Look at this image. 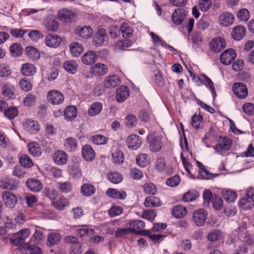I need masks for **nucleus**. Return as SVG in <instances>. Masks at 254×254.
<instances>
[{"label": "nucleus", "mask_w": 254, "mask_h": 254, "mask_svg": "<svg viewBox=\"0 0 254 254\" xmlns=\"http://www.w3.org/2000/svg\"><path fill=\"white\" fill-rule=\"evenodd\" d=\"M232 145V141L226 136H220L217 144L213 147L216 153L219 155H225Z\"/></svg>", "instance_id": "nucleus-1"}, {"label": "nucleus", "mask_w": 254, "mask_h": 254, "mask_svg": "<svg viewBox=\"0 0 254 254\" xmlns=\"http://www.w3.org/2000/svg\"><path fill=\"white\" fill-rule=\"evenodd\" d=\"M30 234V230L25 228L20 230L13 235L10 243L14 246H20L24 243L26 239Z\"/></svg>", "instance_id": "nucleus-2"}, {"label": "nucleus", "mask_w": 254, "mask_h": 254, "mask_svg": "<svg viewBox=\"0 0 254 254\" xmlns=\"http://www.w3.org/2000/svg\"><path fill=\"white\" fill-rule=\"evenodd\" d=\"M46 99L49 103L58 105L63 103L64 97L61 91L58 90H51L48 92Z\"/></svg>", "instance_id": "nucleus-3"}, {"label": "nucleus", "mask_w": 254, "mask_h": 254, "mask_svg": "<svg viewBox=\"0 0 254 254\" xmlns=\"http://www.w3.org/2000/svg\"><path fill=\"white\" fill-rule=\"evenodd\" d=\"M57 16L63 22H70L76 17L77 14L68 8H64L58 12Z\"/></svg>", "instance_id": "nucleus-4"}, {"label": "nucleus", "mask_w": 254, "mask_h": 254, "mask_svg": "<svg viewBox=\"0 0 254 254\" xmlns=\"http://www.w3.org/2000/svg\"><path fill=\"white\" fill-rule=\"evenodd\" d=\"M207 217V213L204 209H198L195 210L192 216V219L197 226H203Z\"/></svg>", "instance_id": "nucleus-5"}, {"label": "nucleus", "mask_w": 254, "mask_h": 254, "mask_svg": "<svg viewBox=\"0 0 254 254\" xmlns=\"http://www.w3.org/2000/svg\"><path fill=\"white\" fill-rule=\"evenodd\" d=\"M235 20L234 15L227 11L221 13L218 17V23L221 27H228L231 25Z\"/></svg>", "instance_id": "nucleus-6"}, {"label": "nucleus", "mask_w": 254, "mask_h": 254, "mask_svg": "<svg viewBox=\"0 0 254 254\" xmlns=\"http://www.w3.org/2000/svg\"><path fill=\"white\" fill-rule=\"evenodd\" d=\"M2 200L5 206L12 208L15 207L17 202L16 196L9 191H4L1 195Z\"/></svg>", "instance_id": "nucleus-7"}, {"label": "nucleus", "mask_w": 254, "mask_h": 254, "mask_svg": "<svg viewBox=\"0 0 254 254\" xmlns=\"http://www.w3.org/2000/svg\"><path fill=\"white\" fill-rule=\"evenodd\" d=\"M209 47L212 52H220L226 47L225 40L220 37L214 38L209 43Z\"/></svg>", "instance_id": "nucleus-8"}, {"label": "nucleus", "mask_w": 254, "mask_h": 254, "mask_svg": "<svg viewBox=\"0 0 254 254\" xmlns=\"http://www.w3.org/2000/svg\"><path fill=\"white\" fill-rule=\"evenodd\" d=\"M236 57L235 51L232 49H229L221 54L220 60L223 64L228 65L234 61Z\"/></svg>", "instance_id": "nucleus-9"}, {"label": "nucleus", "mask_w": 254, "mask_h": 254, "mask_svg": "<svg viewBox=\"0 0 254 254\" xmlns=\"http://www.w3.org/2000/svg\"><path fill=\"white\" fill-rule=\"evenodd\" d=\"M25 130L30 134L37 133L40 129L39 123L34 120L27 119L23 123Z\"/></svg>", "instance_id": "nucleus-10"}, {"label": "nucleus", "mask_w": 254, "mask_h": 254, "mask_svg": "<svg viewBox=\"0 0 254 254\" xmlns=\"http://www.w3.org/2000/svg\"><path fill=\"white\" fill-rule=\"evenodd\" d=\"M53 159L55 164L58 165L65 164L68 161V155L63 150H58L54 152L53 155Z\"/></svg>", "instance_id": "nucleus-11"}, {"label": "nucleus", "mask_w": 254, "mask_h": 254, "mask_svg": "<svg viewBox=\"0 0 254 254\" xmlns=\"http://www.w3.org/2000/svg\"><path fill=\"white\" fill-rule=\"evenodd\" d=\"M141 138L134 134L130 135L126 139V143L127 147L132 150L138 149L141 145Z\"/></svg>", "instance_id": "nucleus-12"}, {"label": "nucleus", "mask_w": 254, "mask_h": 254, "mask_svg": "<svg viewBox=\"0 0 254 254\" xmlns=\"http://www.w3.org/2000/svg\"><path fill=\"white\" fill-rule=\"evenodd\" d=\"M187 17V12L183 8H177L172 14V20L176 25H180Z\"/></svg>", "instance_id": "nucleus-13"}, {"label": "nucleus", "mask_w": 254, "mask_h": 254, "mask_svg": "<svg viewBox=\"0 0 254 254\" xmlns=\"http://www.w3.org/2000/svg\"><path fill=\"white\" fill-rule=\"evenodd\" d=\"M233 90L235 94L240 99H244L248 95V89L245 85L242 83H234Z\"/></svg>", "instance_id": "nucleus-14"}, {"label": "nucleus", "mask_w": 254, "mask_h": 254, "mask_svg": "<svg viewBox=\"0 0 254 254\" xmlns=\"http://www.w3.org/2000/svg\"><path fill=\"white\" fill-rule=\"evenodd\" d=\"M106 39L107 35L105 29L100 28L94 37L93 44L96 47H100L104 45Z\"/></svg>", "instance_id": "nucleus-15"}, {"label": "nucleus", "mask_w": 254, "mask_h": 254, "mask_svg": "<svg viewBox=\"0 0 254 254\" xmlns=\"http://www.w3.org/2000/svg\"><path fill=\"white\" fill-rule=\"evenodd\" d=\"M129 90L126 86H121L117 88L116 91V99L117 102H124L129 96Z\"/></svg>", "instance_id": "nucleus-16"}, {"label": "nucleus", "mask_w": 254, "mask_h": 254, "mask_svg": "<svg viewBox=\"0 0 254 254\" xmlns=\"http://www.w3.org/2000/svg\"><path fill=\"white\" fill-rule=\"evenodd\" d=\"M107 66L101 63H97L90 68L92 74L96 76H103L108 72Z\"/></svg>", "instance_id": "nucleus-17"}, {"label": "nucleus", "mask_w": 254, "mask_h": 254, "mask_svg": "<svg viewBox=\"0 0 254 254\" xmlns=\"http://www.w3.org/2000/svg\"><path fill=\"white\" fill-rule=\"evenodd\" d=\"M18 185L17 180L10 178H4L0 180V187L3 189L15 190Z\"/></svg>", "instance_id": "nucleus-18"}, {"label": "nucleus", "mask_w": 254, "mask_h": 254, "mask_svg": "<svg viewBox=\"0 0 254 254\" xmlns=\"http://www.w3.org/2000/svg\"><path fill=\"white\" fill-rule=\"evenodd\" d=\"M45 42L48 47L56 48L61 44L62 39L56 34H49L46 37Z\"/></svg>", "instance_id": "nucleus-19"}, {"label": "nucleus", "mask_w": 254, "mask_h": 254, "mask_svg": "<svg viewBox=\"0 0 254 254\" xmlns=\"http://www.w3.org/2000/svg\"><path fill=\"white\" fill-rule=\"evenodd\" d=\"M191 76L193 78H197L201 82L205 85V86L209 88L210 91L212 92L213 94V97L216 96V93L215 91V88L214 87L213 83L212 80L207 76L204 74H203L201 78L198 76H196L194 74H193L192 73H190Z\"/></svg>", "instance_id": "nucleus-20"}, {"label": "nucleus", "mask_w": 254, "mask_h": 254, "mask_svg": "<svg viewBox=\"0 0 254 254\" xmlns=\"http://www.w3.org/2000/svg\"><path fill=\"white\" fill-rule=\"evenodd\" d=\"M82 156L86 161H92L95 158V152L89 145H85L82 148Z\"/></svg>", "instance_id": "nucleus-21"}, {"label": "nucleus", "mask_w": 254, "mask_h": 254, "mask_svg": "<svg viewBox=\"0 0 254 254\" xmlns=\"http://www.w3.org/2000/svg\"><path fill=\"white\" fill-rule=\"evenodd\" d=\"M130 232L138 233L145 227V223L142 220H131L127 223Z\"/></svg>", "instance_id": "nucleus-22"}, {"label": "nucleus", "mask_w": 254, "mask_h": 254, "mask_svg": "<svg viewBox=\"0 0 254 254\" xmlns=\"http://www.w3.org/2000/svg\"><path fill=\"white\" fill-rule=\"evenodd\" d=\"M106 193L109 197L117 199H125L127 195L125 191L122 190H118L113 188L108 189Z\"/></svg>", "instance_id": "nucleus-23"}, {"label": "nucleus", "mask_w": 254, "mask_h": 254, "mask_svg": "<svg viewBox=\"0 0 254 254\" xmlns=\"http://www.w3.org/2000/svg\"><path fill=\"white\" fill-rule=\"evenodd\" d=\"M26 186L33 192H39L42 189V184L38 179L30 178L26 182Z\"/></svg>", "instance_id": "nucleus-24"}, {"label": "nucleus", "mask_w": 254, "mask_h": 254, "mask_svg": "<svg viewBox=\"0 0 254 254\" xmlns=\"http://www.w3.org/2000/svg\"><path fill=\"white\" fill-rule=\"evenodd\" d=\"M75 34L83 38H88L90 37L93 34V30L90 26H77L76 27Z\"/></svg>", "instance_id": "nucleus-25"}, {"label": "nucleus", "mask_w": 254, "mask_h": 254, "mask_svg": "<svg viewBox=\"0 0 254 254\" xmlns=\"http://www.w3.org/2000/svg\"><path fill=\"white\" fill-rule=\"evenodd\" d=\"M246 29L242 25H237L234 27L232 30V36L235 40L242 39L246 35Z\"/></svg>", "instance_id": "nucleus-26"}, {"label": "nucleus", "mask_w": 254, "mask_h": 254, "mask_svg": "<svg viewBox=\"0 0 254 254\" xmlns=\"http://www.w3.org/2000/svg\"><path fill=\"white\" fill-rule=\"evenodd\" d=\"M20 70L24 76H32L36 72V68L33 64L26 63L21 65Z\"/></svg>", "instance_id": "nucleus-27"}, {"label": "nucleus", "mask_w": 254, "mask_h": 254, "mask_svg": "<svg viewBox=\"0 0 254 254\" xmlns=\"http://www.w3.org/2000/svg\"><path fill=\"white\" fill-rule=\"evenodd\" d=\"M150 35L151 36L152 39L153 43L155 46H159L161 45L165 48L169 49L170 51L173 52L175 51V49L173 47L167 44L164 41H163L162 39L160 38L157 35H156L154 33L150 32Z\"/></svg>", "instance_id": "nucleus-28"}, {"label": "nucleus", "mask_w": 254, "mask_h": 254, "mask_svg": "<svg viewBox=\"0 0 254 254\" xmlns=\"http://www.w3.org/2000/svg\"><path fill=\"white\" fill-rule=\"evenodd\" d=\"M120 82V79L117 75H112L106 77L104 80V86L107 88H114Z\"/></svg>", "instance_id": "nucleus-29"}, {"label": "nucleus", "mask_w": 254, "mask_h": 254, "mask_svg": "<svg viewBox=\"0 0 254 254\" xmlns=\"http://www.w3.org/2000/svg\"><path fill=\"white\" fill-rule=\"evenodd\" d=\"M64 119L67 121L74 120L77 116V109L75 106L73 105L68 106L64 109Z\"/></svg>", "instance_id": "nucleus-30"}, {"label": "nucleus", "mask_w": 254, "mask_h": 254, "mask_svg": "<svg viewBox=\"0 0 254 254\" xmlns=\"http://www.w3.org/2000/svg\"><path fill=\"white\" fill-rule=\"evenodd\" d=\"M97 55L95 52L89 51L82 57V60L85 64L89 65L94 63L97 60Z\"/></svg>", "instance_id": "nucleus-31"}, {"label": "nucleus", "mask_w": 254, "mask_h": 254, "mask_svg": "<svg viewBox=\"0 0 254 254\" xmlns=\"http://www.w3.org/2000/svg\"><path fill=\"white\" fill-rule=\"evenodd\" d=\"M188 213V210L186 207L182 205H177L175 206L172 211V215L176 218H181L185 216Z\"/></svg>", "instance_id": "nucleus-32"}, {"label": "nucleus", "mask_w": 254, "mask_h": 254, "mask_svg": "<svg viewBox=\"0 0 254 254\" xmlns=\"http://www.w3.org/2000/svg\"><path fill=\"white\" fill-rule=\"evenodd\" d=\"M95 191V187L89 183L83 184L80 188V192L82 195L85 196H90L93 195Z\"/></svg>", "instance_id": "nucleus-33"}, {"label": "nucleus", "mask_w": 254, "mask_h": 254, "mask_svg": "<svg viewBox=\"0 0 254 254\" xmlns=\"http://www.w3.org/2000/svg\"><path fill=\"white\" fill-rule=\"evenodd\" d=\"M144 204L146 207H156L161 206L162 203L158 197L148 196L146 197Z\"/></svg>", "instance_id": "nucleus-34"}, {"label": "nucleus", "mask_w": 254, "mask_h": 254, "mask_svg": "<svg viewBox=\"0 0 254 254\" xmlns=\"http://www.w3.org/2000/svg\"><path fill=\"white\" fill-rule=\"evenodd\" d=\"M2 95L9 98H12L14 95V87L9 83H3L2 86Z\"/></svg>", "instance_id": "nucleus-35"}, {"label": "nucleus", "mask_w": 254, "mask_h": 254, "mask_svg": "<svg viewBox=\"0 0 254 254\" xmlns=\"http://www.w3.org/2000/svg\"><path fill=\"white\" fill-rule=\"evenodd\" d=\"M69 49L71 55L75 57H79L84 50L83 46L78 42L71 43Z\"/></svg>", "instance_id": "nucleus-36"}, {"label": "nucleus", "mask_w": 254, "mask_h": 254, "mask_svg": "<svg viewBox=\"0 0 254 254\" xmlns=\"http://www.w3.org/2000/svg\"><path fill=\"white\" fill-rule=\"evenodd\" d=\"M63 67L69 73L74 74L77 70L78 64L75 61L68 60L64 62Z\"/></svg>", "instance_id": "nucleus-37"}, {"label": "nucleus", "mask_w": 254, "mask_h": 254, "mask_svg": "<svg viewBox=\"0 0 254 254\" xmlns=\"http://www.w3.org/2000/svg\"><path fill=\"white\" fill-rule=\"evenodd\" d=\"M102 110V104L100 102H94L88 109V114L90 116L94 117L98 115Z\"/></svg>", "instance_id": "nucleus-38"}, {"label": "nucleus", "mask_w": 254, "mask_h": 254, "mask_svg": "<svg viewBox=\"0 0 254 254\" xmlns=\"http://www.w3.org/2000/svg\"><path fill=\"white\" fill-rule=\"evenodd\" d=\"M65 149L68 151H75L77 147V142L75 138L68 137L64 141Z\"/></svg>", "instance_id": "nucleus-39"}, {"label": "nucleus", "mask_w": 254, "mask_h": 254, "mask_svg": "<svg viewBox=\"0 0 254 254\" xmlns=\"http://www.w3.org/2000/svg\"><path fill=\"white\" fill-rule=\"evenodd\" d=\"M29 153L33 156H39L42 153L41 147L36 142L29 143L27 145Z\"/></svg>", "instance_id": "nucleus-40"}, {"label": "nucleus", "mask_w": 254, "mask_h": 254, "mask_svg": "<svg viewBox=\"0 0 254 254\" xmlns=\"http://www.w3.org/2000/svg\"><path fill=\"white\" fill-rule=\"evenodd\" d=\"M25 53L29 58L32 60H37L40 57L39 51L32 46L28 47L25 49Z\"/></svg>", "instance_id": "nucleus-41"}, {"label": "nucleus", "mask_w": 254, "mask_h": 254, "mask_svg": "<svg viewBox=\"0 0 254 254\" xmlns=\"http://www.w3.org/2000/svg\"><path fill=\"white\" fill-rule=\"evenodd\" d=\"M162 146L161 139L159 137L154 138L150 141V150L153 152H156L160 150Z\"/></svg>", "instance_id": "nucleus-42"}, {"label": "nucleus", "mask_w": 254, "mask_h": 254, "mask_svg": "<svg viewBox=\"0 0 254 254\" xmlns=\"http://www.w3.org/2000/svg\"><path fill=\"white\" fill-rule=\"evenodd\" d=\"M254 205V201L252 197H244L239 201V206L244 210H248Z\"/></svg>", "instance_id": "nucleus-43"}, {"label": "nucleus", "mask_w": 254, "mask_h": 254, "mask_svg": "<svg viewBox=\"0 0 254 254\" xmlns=\"http://www.w3.org/2000/svg\"><path fill=\"white\" fill-rule=\"evenodd\" d=\"M108 180L112 183L117 184L122 182V176L118 172L111 171L107 174Z\"/></svg>", "instance_id": "nucleus-44"}, {"label": "nucleus", "mask_w": 254, "mask_h": 254, "mask_svg": "<svg viewBox=\"0 0 254 254\" xmlns=\"http://www.w3.org/2000/svg\"><path fill=\"white\" fill-rule=\"evenodd\" d=\"M150 158L146 154H141L136 159L137 164L141 167H145L150 163Z\"/></svg>", "instance_id": "nucleus-45"}, {"label": "nucleus", "mask_w": 254, "mask_h": 254, "mask_svg": "<svg viewBox=\"0 0 254 254\" xmlns=\"http://www.w3.org/2000/svg\"><path fill=\"white\" fill-rule=\"evenodd\" d=\"M53 203L55 207L60 210H63L69 203L68 200L64 197H60L58 199H55L53 200Z\"/></svg>", "instance_id": "nucleus-46"}, {"label": "nucleus", "mask_w": 254, "mask_h": 254, "mask_svg": "<svg viewBox=\"0 0 254 254\" xmlns=\"http://www.w3.org/2000/svg\"><path fill=\"white\" fill-rule=\"evenodd\" d=\"M22 103L25 107H33L36 104V97L34 95L29 93L23 98Z\"/></svg>", "instance_id": "nucleus-47"}, {"label": "nucleus", "mask_w": 254, "mask_h": 254, "mask_svg": "<svg viewBox=\"0 0 254 254\" xmlns=\"http://www.w3.org/2000/svg\"><path fill=\"white\" fill-rule=\"evenodd\" d=\"M113 162L115 164H122L124 161L123 153L119 149L116 148L112 152Z\"/></svg>", "instance_id": "nucleus-48"}, {"label": "nucleus", "mask_w": 254, "mask_h": 254, "mask_svg": "<svg viewBox=\"0 0 254 254\" xmlns=\"http://www.w3.org/2000/svg\"><path fill=\"white\" fill-rule=\"evenodd\" d=\"M199 196L198 192L194 190H191L185 193L182 200L186 202H190L196 199Z\"/></svg>", "instance_id": "nucleus-49"}, {"label": "nucleus", "mask_w": 254, "mask_h": 254, "mask_svg": "<svg viewBox=\"0 0 254 254\" xmlns=\"http://www.w3.org/2000/svg\"><path fill=\"white\" fill-rule=\"evenodd\" d=\"M131 45V42L129 40H119L114 45L116 50H125Z\"/></svg>", "instance_id": "nucleus-50"}, {"label": "nucleus", "mask_w": 254, "mask_h": 254, "mask_svg": "<svg viewBox=\"0 0 254 254\" xmlns=\"http://www.w3.org/2000/svg\"><path fill=\"white\" fill-rule=\"evenodd\" d=\"M69 167V173L74 178H80L82 176V171L78 164L75 163Z\"/></svg>", "instance_id": "nucleus-51"}, {"label": "nucleus", "mask_w": 254, "mask_h": 254, "mask_svg": "<svg viewBox=\"0 0 254 254\" xmlns=\"http://www.w3.org/2000/svg\"><path fill=\"white\" fill-rule=\"evenodd\" d=\"M223 198L227 202H234L237 197V193L232 190H225L222 192Z\"/></svg>", "instance_id": "nucleus-52"}, {"label": "nucleus", "mask_w": 254, "mask_h": 254, "mask_svg": "<svg viewBox=\"0 0 254 254\" xmlns=\"http://www.w3.org/2000/svg\"><path fill=\"white\" fill-rule=\"evenodd\" d=\"M211 0H199L198 2V8L202 12L207 11L211 7Z\"/></svg>", "instance_id": "nucleus-53"}, {"label": "nucleus", "mask_w": 254, "mask_h": 254, "mask_svg": "<svg viewBox=\"0 0 254 254\" xmlns=\"http://www.w3.org/2000/svg\"><path fill=\"white\" fill-rule=\"evenodd\" d=\"M11 55L13 57H18L22 54L23 49L20 45L17 43L13 44L9 48Z\"/></svg>", "instance_id": "nucleus-54"}, {"label": "nucleus", "mask_w": 254, "mask_h": 254, "mask_svg": "<svg viewBox=\"0 0 254 254\" xmlns=\"http://www.w3.org/2000/svg\"><path fill=\"white\" fill-rule=\"evenodd\" d=\"M4 114L6 118L11 120L18 115V111L16 108L10 107L4 110Z\"/></svg>", "instance_id": "nucleus-55"}, {"label": "nucleus", "mask_w": 254, "mask_h": 254, "mask_svg": "<svg viewBox=\"0 0 254 254\" xmlns=\"http://www.w3.org/2000/svg\"><path fill=\"white\" fill-rule=\"evenodd\" d=\"M61 240V236L58 233H51L48 237L47 244L48 246H53L59 243Z\"/></svg>", "instance_id": "nucleus-56"}, {"label": "nucleus", "mask_w": 254, "mask_h": 254, "mask_svg": "<svg viewBox=\"0 0 254 254\" xmlns=\"http://www.w3.org/2000/svg\"><path fill=\"white\" fill-rule=\"evenodd\" d=\"M154 168L159 172H163L166 171V166L164 158H157L155 163Z\"/></svg>", "instance_id": "nucleus-57"}, {"label": "nucleus", "mask_w": 254, "mask_h": 254, "mask_svg": "<svg viewBox=\"0 0 254 254\" xmlns=\"http://www.w3.org/2000/svg\"><path fill=\"white\" fill-rule=\"evenodd\" d=\"M19 86L21 90L28 92L32 90L33 85L29 80L23 78L19 82Z\"/></svg>", "instance_id": "nucleus-58"}, {"label": "nucleus", "mask_w": 254, "mask_h": 254, "mask_svg": "<svg viewBox=\"0 0 254 254\" xmlns=\"http://www.w3.org/2000/svg\"><path fill=\"white\" fill-rule=\"evenodd\" d=\"M237 17L241 21H247L250 17L249 10L246 8H242L239 10L237 13Z\"/></svg>", "instance_id": "nucleus-59"}, {"label": "nucleus", "mask_w": 254, "mask_h": 254, "mask_svg": "<svg viewBox=\"0 0 254 254\" xmlns=\"http://www.w3.org/2000/svg\"><path fill=\"white\" fill-rule=\"evenodd\" d=\"M123 36L125 38L130 37L133 34V30L127 23H123L120 28Z\"/></svg>", "instance_id": "nucleus-60"}, {"label": "nucleus", "mask_w": 254, "mask_h": 254, "mask_svg": "<svg viewBox=\"0 0 254 254\" xmlns=\"http://www.w3.org/2000/svg\"><path fill=\"white\" fill-rule=\"evenodd\" d=\"M45 133L48 137H52L56 135L57 129L52 124L47 123L45 126Z\"/></svg>", "instance_id": "nucleus-61"}, {"label": "nucleus", "mask_w": 254, "mask_h": 254, "mask_svg": "<svg viewBox=\"0 0 254 254\" xmlns=\"http://www.w3.org/2000/svg\"><path fill=\"white\" fill-rule=\"evenodd\" d=\"M19 163L21 166L25 168H30L33 165L31 159L25 154L21 155L19 158Z\"/></svg>", "instance_id": "nucleus-62"}, {"label": "nucleus", "mask_w": 254, "mask_h": 254, "mask_svg": "<svg viewBox=\"0 0 254 254\" xmlns=\"http://www.w3.org/2000/svg\"><path fill=\"white\" fill-rule=\"evenodd\" d=\"M144 192L148 194L155 195L157 192L156 187L152 183H146L143 186Z\"/></svg>", "instance_id": "nucleus-63"}, {"label": "nucleus", "mask_w": 254, "mask_h": 254, "mask_svg": "<svg viewBox=\"0 0 254 254\" xmlns=\"http://www.w3.org/2000/svg\"><path fill=\"white\" fill-rule=\"evenodd\" d=\"M202 120L203 118L201 116L194 115L191 118V124L196 129L200 128Z\"/></svg>", "instance_id": "nucleus-64"}]
</instances>
